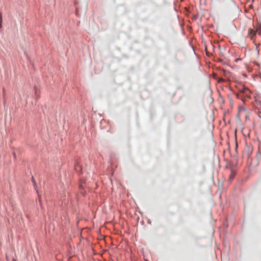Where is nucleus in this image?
<instances>
[{
  "instance_id": "1",
  "label": "nucleus",
  "mask_w": 261,
  "mask_h": 261,
  "mask_svg": "<svg viewBox=\"0 0 261 261\" xmlns=\"http://www.w3.org/2000/svg\"><path fill=\"white\" fill-rule=\"evenodd\" d=\"M239 91L241 93L244 94L247 97H249L251 93L249 89L244 86H242V88L239 89Z\"/></svg>"
},
{
  "instance_id": "2",
  "label": "nucleus",
  "mask_w": 261,
  "mask_h": 261,
  "mask_svg": "<svg viewBox=\"0 0 261 261\" xmlns=\"http://www.w3.org/2000/svg\"><path fill=\"white\" fill-rule=\"evenodd\" d=\"M257 33V30H254L252 29H249L248 37H249L251 40H253L254 37L256 35Z\"/></svg>"
},
{
  "instance_id": "3",
  "label": "nucleus",
  "mask_w": 261,
  "mask_h": 261,
  "mask_svg": "<svg viewBox=\"0 0 261 261\" xmlns=\"http://www.w3.org/2000/svg\"><path fill=\"white\" fill-rule=\"evenodd\" d=\"M236 175V172L234 171H233V170H231L230 174L229 177V178L228 179V181L229 183H231L232 182V181L234 179Z\"/></svg>"
},
{
  "instance_id": "4",
  "label": "nucleus",
  "mask_w": 261,
  "mask_h": 261,
  "mask_svg": "<svg viewBox=\"0 0 261 261\" xmlns=\"http://www.w3.org/2000/svg\"><path fill=\"white\" fill-rule=\"evenodd\" d=\"M2 14L0 13V29L2 28Z\"/></svg>"
},
{
  "instance_id": "5",
  "label": "nucleus",
  "mask_w": 261,
  "mask_h": 261,
  "mask_svg": "<svg viewBox=\"0 0 261 261\" xmlns=\"http://www.w3.org/2000/svg\"><path fill=\"white\" fill-rule=\"evenodd\" d=\"M245 112V109L243 108H240L239 110V114H241L242 112Z\"/></svg>"
},
{
  "instance_id": "6",
  "label": "nucleus",
  "mask_w": 261,
  "mask_h": 261,
  "mask_svg": "<svg viewBox=\"0 0 261 261\" xmlns=\"http://www.w3.org/2000/svg\"><path fill=\"white\" fill-rule=\"evenodd\" d=\"M7 260H8V261H17V260H16L15 258H12L11 259V260H9L7 258Z\"/></svg>"
},
{
  "instance_id": "7",
  "label": "nucleus",
  "mask_w": 261,
  "mask_h": 261,
  "mask_svg": "<svg viewBox=\"0 0 261 261\" xmlns=\"http://www.w3.org/2000/svg\"><path fill=\"white\" fill-rule=\"evenodd\" d=\"M258 34L259 35H261V31L258 32Z\"/></svg>"
}]
</instances>
